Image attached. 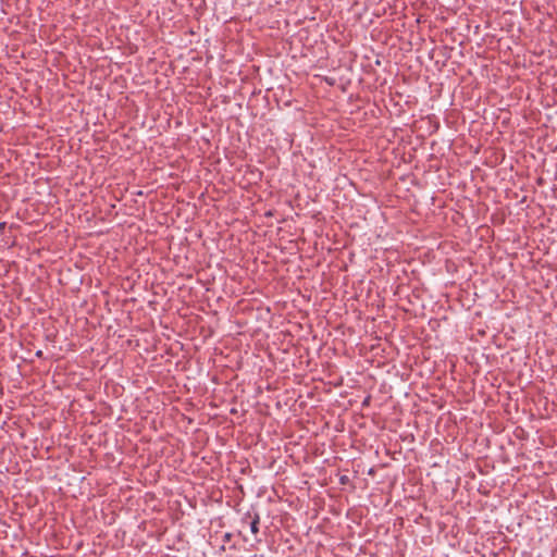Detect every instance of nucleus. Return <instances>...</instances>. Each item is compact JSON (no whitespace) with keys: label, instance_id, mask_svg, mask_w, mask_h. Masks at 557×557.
I'll return each instance as SVG.
<instances>
[{"label":"nucleus","instance_id":"f257e3e1","mask_svg":"<svg viewBox=\"0 0 557 557\" xmlns=\"http://www.w3.org/2000/svg\"><path fill=\"white\" fill-rule=\"evenodd\" d=\"M259 521H260L259 516L255 515V517L252 518V520L249 523L250 531L255 535L259 532Z\"/></svg>","mask_w":557,"mask_h":557}]
</instances>
